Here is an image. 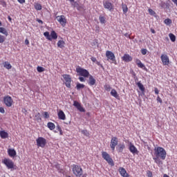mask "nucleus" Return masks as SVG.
Returning a JSON list of instances; mask_svg holds the SVG:
<instances>
[{
	"label": "nucleus",
	"instance_id": "obj_48",
	"mask_svg": "<svg viewBox=\"0 0 177 177\" xmlns=\"http://www.w3.org/2000/svg\"><path fill=\"white\" fill-rule=\"evenodd\" d=\"M141 53L142 55H146L147 53V49H142L141 50Z\"/></svg>",
	"mask_w": 177,
	"mask_h": 177
},
{
	"label": "nucleus",
	"instance_id": "obj_63",
	"mask_svg": "<svg viewBox=\"0 0 177 177\" xmlns=\"http://www.w3.org/2000/svg\"><path fill=\"white\" fill-rule=\"evenodd\" d=\"M96 64H97V66H100V62H96Z\"/></svg>",
	"mask_w": 177,
	"mask_h": 177
},
{
	"label": "nucleus",
	"instance_id": "obj_10",
	"mask_svg": "<svg viewBox=\"0 0 177 177\" xmlns=\"http://www.w3.org/2000/svg\"><path fill=\"white\" fill-rule=\"evenodd\" d=\"M56 19L62 26H66V24L67 23V19H66V17H64V15L57 16L56 17Z\"/></svg>",
	"mask_w": 177,
	"mask_h": 177
},
{
	"label": "nucleus",
	"instance_id": "obj_20",
	"mask_svg": "<svg viewBox=\"0 0 177 177\" xmlns=\"http://www.w3.org/2000/svg\"><path fill=\"white\" fill-rule=\"evenodd\" d=\"M8 156H10V157L16 156V154H17L16 150L10 149H8Z\"/></svg>",
	"mask_w": 177,
	"mask_h": 177
},
{
	"label": "nucleus",
	"instance_id": "obj_47",
	"mask_svg": "<svg viewBox=\"0 0 177 177\" xmlns=\"http://www.w3.org/2000/svg\"><path fill=\"white\" fill-rule=\"evenodd\" d=\"M77 9V10H84L85 8H84V6H78Z\"/></svg>",
	"mask_w": 177,
	"mask_h": 177
},
{
	"label": "nucleus",
	"instance_id": "obj_61",
	"mask_svg": "<svg viewBox=\"0 0 177 177\" xmlns=\"http://www.w3.org/2000/svg\"><path fill=\"white\" fill-rule=\"evenodd\" d=\"M57 129H58V131H60L62 129V128L60 127V126L57 125Z\"/></svg>",
	"mask_w": 177,
	"mask_h": 177
},
{
	"label": "nucleus",
	"instance_id": "obj_5",
	"mask_svg": "<svg viewBox=\"0 0 177 177\" xmlns=\"http://www.w3.org/2000/svg\"><path fill=\"white\" fill-rule=\"evenodd\" d=\"M3 164L7 167L8 169H16L15 168V163L10 159H4L3 161Z\"/></svg>",
	"mask_w": 177,
	"mask_h": 177
},
{
	"label": "nucleus",
	"instance_id": "obj_9",
	"mask_svg": "<svg viewBox=\"0 0 177 177\" xmlns=\"http://www.w3.org/2000/svg\"><path fill=\"white\" fill-rule=\"evenodd\" d=\"M118 145V138L117 137H113L111 140L110 147L113 151L115 150V146Z\"/></svg>",
	"mask_w": 177,
	"mask_h": 177
},
{
	"label": "nucleus",
	"instance_id": "obj_55",
	"mask_svg": "<svg viewBox=\"0 0 177 177\" xmlns=\"http://www.w3.org/2000/svg\"><path fill=\"white\" fill-rule=\"evenodd\" d=\"M19 3H24L26 2V0H17Z\"/></svg>",
	"mask_w": 177,
	"mask_h": 177
},
{
	"label": "nucleus",
	"instance_id": "obj_58",
	"mask_svg": "<svg viewBox=\"0 0 177 177\" xmlns=\"http://www.w3.org/2000/svg\"><path fill=\"white\" fill-rule=\"evenodd\" d=\"M151 32H152V34H156V30H154V29L151 28Z\"/></svg>",
	"mask_w": 177,
	"mask_h": 177
},
{
	"label": "nucleus",
	"instance_id": "obj_32",
	"mask_svg": "<svg viewBox=\"0 0 177 177\" xmlns=\"http://www.w3.org/2000/svg\"><path fill=\"white\" fill-rule=\"evenodd\" d=\"M3 66L5 68H7V70H10V68H12V65H10L9 62H4Z\"/></svg>",
	"mask_w": 177,
	"mask_h": 177
},
{
	"label": "nucleus",
	"instance_id": "obj_3",
	"mask_svg": "<svg viewBox=\"0 0 177 177\" xmlns=\"http://www.w3.org/2000/svg\"><path fill=\"white\" fill-rule=\"evenodd\" d=\"M102 158H104V160H106L109 165H111V167H114V161L113 160L111 157H110V155L107 152L102 151Z\"/></svg>",
	"mask_w": 177,
	"mask_h": 177
},
{
	"label": "nucleus",
	"instance_id": "obj_8",
	"mask_svg": "<svg viewBox=\"0 0 177 177\" xmlns=\"http://www.w3.org/2000/svg\"><path fill=\"white\" fill-rule=\"evenodd\" d=\"M3 100L4 104L7 107H12V104H13V100L12 99V97L9 95L4 97Z\"/></svg>",
	"mask_w": 177,
	"mask_h": 177
},
{
	"label": "nucleus",
	"instance_id": "obj_51",
	"mask_svg": "<svg viewBox=\"0 0 177 177\" xmlns=\"http://www.w3.org/2000/svg\"><path fill=\"white\" fill-rule=\"evenodd\" d=\"M0 113H1L2 114L5 113V109L2 107H0Z\"/></svg>",
	"mask_w": 177,
	"mask_h": 177
},
{
	"label": "nucleus",
	"instance_id": "obj_12",
	"mask_svg": "<svg viewBox=\"0 0 177 177\" xmlns=\"http://www.w3.org/2000/svg\"><path fill=\"white\" fill-rule=\"evenodd\" d=\"M73 106L76 107V109H77V110H79V111H80L81 113H85V109H84V107L81 106V104H80V102L74 101Z\"/></svg>",
	"mask_w": 177,
	"mask_h": 177
},
{
	"label": "nucleus",
	"instance_id": "obj_27",
	"mask_svg": "<svg viewBox=\"0 0 177 177\" xmlns=\"http://www.w3.org/2000/svg\"><path fill=\"white\" fill-rule=\"evenodd\" d=\"M47 127L49 128V129H50V131H53V129L56 128V126H55V124L50 122L47 124Z\"/></svg>",
	"mask_w": 177,
	"mask_h": 177
},
{
	"label": "nucleus",
	"instance_id": "obj_14",
	"mask_svg": "<svg viewBox=\"0 0 177 177\" xmlns=\"http://www.w3.org/2000/svg\"><path fill=\"white\" fill-rule=\"evenodd\" d=\"M104 6L105 9H108V10H113V3H111L110 1H106L104 3Z\"/></svg>",
	"mask_w": 177,
	"mask_h": 177
},
{
	"label": "nucleus",
	"instance_id": "obj_22",
	"mask_svg": "<svg viewBox=\"0 0 177 177\" xmlns=\"http://www.w3.org/2000/svg\"><path fill=\"white\" fill-rule=\"evenodd\" d=\"M0 136L2 139H6L8 138V134L5 131H0Z\"/></svg>",
	"mask_w": 177,
	"mask_h": 177
},
{
	"label": "nucleus",
	"instance_id": "obj_36",
	"mask_svg": "<svg viewBox=\"0 0 177 177\" xmlns=\"http://www.w3.org/2000/svg\"><path fill=\"white\" fill-rule=\"evenodd\" d=\"M76 88H77V91H80V89H82V88H85V85L77 83Z\"/></svg>",
	"mask_w": 177,
	"mask_h": 177
},
{
	"label": "nucleus",
	"instance_id": "obj_59",
	"mask_svg": "<svg viewBox=\"0 0 177 177\" xmlns=\"http://www.w3.org/2000/svg\"><path fill=\"white\" fill-rule=\"evenodd\" d=\"M174 3H175L176 6H177V0H171Z\"/></svg>",
	"mask_w": 177,
	"mask_h": 177
},
{
	"label": "nucleus",
	"instance_id": "obj_25",
	"mask_svg": "<svg viewBox=\"0 0 177 177\" xmlns=\"http://www.w3.org/2000/svg\"><path fill=\"white\" fill-rule=\"evenodd\" d=\"M160 6H161L163 9H167V8H169V4L164 1H161V3H160Z\"/></svg>",
	"mask_w": 177,
	"mask_h": 177
},
{
	"label": "nucleus",
	"instance_id": "obj_34",
	"mask_svg": "<svg viewBox=\"0 0 177 177\" xmlns=\"http://www.w3.org/2000/svg\"><path fill=\"white\" fill-rule=\"evenodd\" d=\"M153 160L156 164L162 165V161L160 160V158L156 156V158H153Z\"/></svg>",
	"mask_w": 177,
	"mask_h": 177
},
{
	"label": "nucleus",
	"instance_id": "obj_37",
	"mask_svg": "<svg viewBox=\"0 0 177 177\" xmlns=\"http://www.w3.org/2000/svg\"><path fill=\"white\" fill-rule=\"evenodd\" d=\"M35 8L36 10H41L42 9V6L39 3L35 4Z\"/></svg>",
	"mask_w": 177,
	"mask_h": 177
},
{
	"label": "nucleus",
	"instance_id": "obj_33",
	"mask_svg": "<svg viewBox=\"0 0 177 177\" xmlns=\"http://www.w3.org/2000/svg\"><path fill=\"white\" fill-rule=\"evenodd\" d=\"M164 23L167 26H169L170 24H172V20H171V19H169V18H167V19H165Z\"/></svg>",
	"mask_w": 177,
	"mask_h": 177
},
{
	"label": "nucleus",
	"instance_id": "obj_46",
	"mask_svg": "<svg viewBox=\"0 0 177 177\" xmlns=\"http://www.w3.org/2000/svg\"><path fill=\"white\" fill-rule=\"evenodd\" d=\"M44 115V117L45 118H49V113L48 112H46V111L44 112V115Z\"/></svg>",
	"mask_w": 177,
	"mask_h": 177
},
{
	"label": "nucleus",
	"instance_id": "obj_30",
	"mask_svg": "<svg viewBox=\"0 0 177 177\" xmlns=\"http://www.w3.org/2000/svg\"><path fill=\"white\" fill-rule=\"evenodd\" d=\"M64 41L63 40H59L58 42H57V46L58 48H64Z\"/></svg>",
	"mask_w": 177,
	"mask_h": 177
},
{
	"label": "nucleus",
	"instance_id": "obj_23",
	"mask_svg": "<svg viewBox=\"0 0 177 177\" xmlns=\"http://www.w3.org/2000/svg\"><path fill=\"white\" fill-rule=\"evenodd\" d=\"M111 96H113V97H115L116 99H118L119 97L118 93H117V91L115 89L111 90Z\"/></svg>",
	"mask_w": 177,
	"mask_h": 177
},
{
	"label": "nucleus",
	"instance_id": "obj_40",
	"mask_svg": "<svg viewBox=\"0 0 177 177\" xmlns=\"http://www.w3.org/2000/svg\"><path fill=\"white\" fill-rule=\"evenodd\" d=\"M35 120H36L37 121H39V120H41V115L39 114V113H37L35 115Z\"/></svg>",
	"mask_w": 177,
	"mask_h": 177
},
{
	"label": "nucleus",
	"instance_id": "obj_56",
	"mask_svg": "<svg viewBox=\"0 0 177 177\" xmlns=\"http://www.w3.org/2000/svg\"><path fill=\"white\" fill-rule=\"evenodd\" d=\"M148 176H149V177L153 176V174H152L151 171H149V172H148Z\"/></svg>",
	"mask_w": 177,
	"mask_h": 177
},
{
	"label": "nucleus",
	"instance_id": "obj_16",
	"mask_svg": "<svg viewBox=\"0 0 177 177\" xmlns=\"http://www.w3.org/2000/svg\"><path fill=\"white\" fill-rule=\"evenodd\" d=\"M129 150H130L131 153H132L133 154L138 153V149H136V147H134V145L132 144H130Z\"/></svg>",
	"mask_w": 177,
	"mask_h": 177
},
{
	"label": "nucleus",
	"instance_id": "obj_15",
	"mask_svg": "<svg viewBox=\"0 0 177 177\" xmlns=\"http://www.w3.org/2000/svg\"><path fill=\"white\" fill-rule=\"evenodd\" d=\"M119 172H120V175L123 177H129L128 176V173H127V170H125V169H124V167H120L119 169Z\"/></svg>",
	"mask_w": 177,
	"mask_h": 177
},
{
	"label": "nucleus",
	"instance_id": "obj_24",
	"mask_svg": "<svg viewBox=\"0 0 177 177\" xmlns=\"http://www.w3.org/2000/svg\"><path fill=\"white\" fill-rule=\"evenodd\" d=\"M50 37H51V40L52 39H57V33L53 30L50 35Z\"/></svg>",
	"mask_w": 177,
	"mask_h": 177
},
{
	"label": "nucleus",
	"instance_id": "obj_11",
	"mask_svg": "<svg viewBox=\"0 0 177 177\" xmlns=\"http://www.w3.org/2000/svg\"><path fill=\"white\" fill-rule=\"evenodd\" d=\"M106 56L107 57V60H111L112 62H115V55L111 51L107 50L106 52Z\"/></svg>",
	"mask_w": 177,
	"mask_h": 177
},
{
	"label": "nucleus",
	"instance_id": "obj_44",
	"mask_svg": "<svg viewBox=\"0 0 177 177\" xmlns=\"http://www.w3.org/2000/svg\"><path fill=\"white\" fill-rule=\"evenodd\" d=\"M82 133H84L85 136H89V133L86 130H82Z\"/></svg>",
	"mask_w": 177,
	"mask_h": 177
},
{
	"label": "nucleus",
	"instance_id": "obj_43",
	"mask_svg": "<svg viewBox=\"0 0 177 177\" xmlns=\"http://www.w3.org/2000/svg\"><path fill=\"white\" fill-rule=\"evenodd\" d=\"M72 6H73V8H77L78 6H80V4H78V3L77 1H75L74 3H71Z\"/></svg>",
	"mask_w": 177,
	"mask_h": 177
},
{
	"label": "nucleus",
	"instance_id": "obj_41",
	"mask_svg": "<svg viewBox=\"0 0 177 177\" xmlns=\"http://www.w3.org/2000/svg\"><path fill=\"white\" fill-rule=\"evenodd\" d=\"M122 9L124 13H127V12H128V7H127V5H122Z\"/></svg>",
	"mask_w": 177,
	"mask_h": 177
},
{
	"label": "nucleus",
	"instance_id": "obj_19",
	"mask_svg": "<svg viewBox=\"0 0 177 177\" xmlns=\"http://www.w3.org/2000/svg\"><path fill=\"white\" fill-rule=\"evenodd\" d=\"M122 59L124 62H131L132 57H131L129 55L126 54L122 57Z\"/></svg>",
	"mask_w": 177,
	"mask_h": 177
},
{
	"label": "nucleus",
	"instance_id": "obj_64",
	"mask_svg": "<svg viewBox=\"0 0 177 177\" xmlns=\"http://www.w3.org/2000/svg\"><path fill=\"white\" fill-rule=\"evenodd\" d=\"M163 177H169V176L168 175H167V174H164Z\"/></svg>",
	"mask_w": 177,
	"mask_h": 177
},
{
	"label": "nucleus",
	"instance_id": "obj_42",
	"mask_svg": "<svg viewBox=\"0 0 177 177\" xmlns=\"http://www.w3.org/2000/svg\"><path fill=\"white\" fill-rule=\"evenodd\" d=\"M5 42V37L0 35V44H3Z\"/></svg>",
	"mask_w": 177,
	"mask_h": 177
},
{
	"label": "nucleus",
	"instance_id": "obj_18",
	"mask_svg": "<svg viewBox=\"0 0 177 177\" xmlns=\"http://www.w3.org/2000/svg\"><path fill=\"white\" fill-rule=\"evenodd\" d=\"M88 84L89 85H95V84H96V80H95V78H93V76L90 75L89 78H88Z\"/></svg>",
	"mask_w": 177,
	"mask_h": 177
},
{
	"label": "nucleus",
	"instance_id": "obj_54",
	"mask_svg": "<svg viewBox=\"0 0 177 177\" xmlns=\"http://www.w3.org/2000/svg\"><path fill=\"white\" fill-rule=\"evenodd\" d=\"M154 91H155V93H156V95H158V93H159L158 88H154Z\"/></svg>",
	"mask_w": 177,
	"mask_h": 177
},
{
	"label": "nucleus",
	"instance_id": "obj_38",
	"mask_svg": "<svg viewBox=\"0 0 177 177\" xmlns=\"http://www.w3.org/2000/svg\"><path fill=\"white\" fill-rule=\"evenodd\" d=\"M99 20H100L101 24H104V23H106V18H104V17L100 16L99 17Z\"/></svg>",
	"mask_w": 177,
	"mask_h": 177
},
{
	"label": "nucleus",
	"instance_id": "obj_39",
	"mask_svg": "<svg viewBox=\"0 0 177 177\" xmlns=\"http://www.w3.org/2000/svg\"><path fill=\"white\" fill-rule=\"evenodd\" d=\"M37 70L38 73H44V71H45V68L41 66H37Z\"/></svg>",
	"mask_w": 177,
	"mask_h": 177
},
{
	"label": "nucleus",
	"instance_id": "obj_7",
	"mask_svg": "<svg viewBox=\"0 0 177 177\" xmlns=\"http://www.w3.org/2000/svg\"><path fill=\"white\" fill-rule=\"evenodd\" d=\"M37 145L39 147H45L46 145V140L42 137H39L36 140Z\"/></svg>",
	"mask_w": 177,
	"mask_h": 177
},
{
	"label": "nucleus",
	"instance_id": "obj_1",
	"mask_svg": "<svg viewBox=\"0 0 177 177\" xmlns=\"http://www.w3.org/2000/svg\"><path fill=\"white\" fill-rule=\"evenodd\" d=\"M154 150L156 157H158L161 158V160H165L167 157V151H165V149H164V148L158 147L157 148H155Z\"/></svg>",
	"mask_w": 177,
	"mask_h": 177
},
{
	"label": "nucleus",
	"instance_id": "obj_6",
	"mask_svg": "<svg viewBox=\"0 0 177 177\" xmlns=\"http://www.w3.org/2000/svg\"><path fill=\"white\" fill-rule=\"evenodd\" d=\"M65 81V85L67 88H71V77L70 75H62Z\"/></svg>",
	"mask_w": 177,
	"mask_h": 177
},
{
	"label": "nucleus",
	"instance_id": "obj_35",
	"mask_svg": "<svg viewBox=\"0 0 177 177\" xmlns=\"http://www.w3.org/2000/svg\"><path fill=\"white\" fill-rule=\"evenodd\" d=\"M44 35L48 39V41H52V37H50V35H49V32H45Z\"/></svg>",
	"mask_w": 177,
	"mask_h": 177
},
{
	"label": "nucleus",
	"instance_id": "obj_53",
	"mask_svg": "<svg viewBox=\"0 0 177 177\" xmlns=\"http://www.w3.org/2000/svg\"><path fill=\"white\" fill-rule=\"evenodd\" d=\"M91 59V60H92V62H93V63H95V62H96V57H92Z\"/></svg>",
	"mask_w": 177,
	"mask_h": 177
},
{
	"label": "nucleus",
	"instance_id": "obj_52",
	"mask_svg": "<svg viewBox=\"0 0 177 177\" xmlns=\"http://www.w3.org/2000/svg\"><path fill=\"white\" fill-rule=\"evenodd\" d=\"M37 23H39L40 24H44V21H42V20L37 19Z\"/></svg>",
	"mask_w": 177,
	"mask_h": 177
},
{
	"label": "nucleus",
	"instance_id": "obj_49",
	"mask_svg": "<svg viewBox=\"0 0 177 177\" xmlns=\"http://www.w3.org/2000/svg\"><path fill=\"white\" fill-rule=\"evenodd\" d=\"M79 80L80 81H81V82H85V78H84L83 77H80Z\"/></svg>",
	"mask_w": 177,
	"mask_h": 177
},
{
	"label": "nucleus",
	"instance_id": "obj_45",
	"mask_svg": "<svg viewBox=\"0 0 177 177\" xmlns=\"http://www.w3.org/2000/svg\"><path fill=\"white\" fill-rule=\"evenodd\" d=\"M149 13L151 15V16H154L156 15V12L153 10L152 9H149Z\"/></svg>",
	"mask_w": 177,
	"mask_h": 177
},
{
	"label": "nucleus",
	"instance_id": "obj_60",
	"mask_svg": "<svg viewBox=\"0 0 177 177\" xmlns=\"http://www.w3.org/2000/svg\"><path fill=\"white\" fill-rule=\"evenodd\" d=\"M25 44L26 45H28V44H30V42L28 41V39L25 40Z\"/></svg>",
	"mask_w": 177,
	"mask_h": 177
},
{
	"label": "nucleus",
	"instance_id": "obj_21",
	"mask_svg": "<svg viewBox=\"0 0 177 177\" xmlns=\"http://www.w3.org/2000/svg\"><path fill=\"white\" fill-rule=\"evenodd\" d=\"M116 149H117L118 151H119V153H122V150H124V149H125V145L120 144L118 145Z\"/></svg>",
	"mask_w": 177,
	"mask_h": 177
},
{
	"label": "nucleus",
	"instance_id": "obj_57",
	"mask_svg": "<svg viewBox=\"0 0 177 177\" xmlns=\"http://www.w3.org/2000/svg\"><path fill=\"white\" fill-rule=\"evenodd\" d=\"M124 37H127L128 38H131V35L128 33H125Z\"/></svg>",
	"mask_w": 177,
	"mask_h": 177
},
{
	"label": "nucleus",
	"instance_id": "obj_50",
	"mask_svg": "<svg viewBox=\"0 0 177 177\" xmlns=\"http://www.w3.org/2000/svg\"><path fill=\"white\" fill-rule=\"evenodd\" d=\"M157 102H159V103H162V100L160 97V96H158L157 97Z\"/></svg>",
	"mask_w": 177,
	"mask_h": 177
},
{
	"label": "nucleus",
	"instance_id": "obj_28",
	"mask_svg": "<svg viewBox=\"0 0 177 177\" xmlns=\"http://www.w3.org/2000/svg\"><path fill=\"white\" fill-rule=\"evenodd\" d=\"M136 64H137L138 67H140V68H145V64H143L142 63V62H140V60L137 59Z\"/></svg>",
	"mask_w": 177,
	"mask_h": 177
},
{
	"label": "nucleus",
	"instance_id": "obj_26",
	"mask_svg": "<svg viewBox=\"0 0 177 177\" xmlns=\"http://www.w3.org/2000/svg\"><path fill=\"white\" fill-rule=\"evenodd\" d=\"M0 32L1 34H3L4 35H6V37H8V30H6V28H5L1 27L0 28Z\"/></svg>",
	"mask_w": 177,
	"mask_h": 177
},
{
	"label": "nucleus",
	"instance_id": "obj_29",
	"mask_svg": "<svg viewBox=\"0 0 177 177\" xmlns=\"http://www.w3.org/2000/svg\"><path fill=\"white\" fill-rule=\"evenodd\" d=\"M137 86H138L139 89L141 91V92H145V86L140 82L137 83Z\"/></svg>",
	"mask_w": 177,
	"mask_h": 177
},
{
	"label": "nucleus",
	"instance_id": "obj_2",
	"mask_svg": "<svg viewBox=\"0 0 177 177\" xmlns=\"http://www.w3.org/2000/svg\"><path fill=\"white\" fill-rule=\"evenodd\" d=\"M73 172L75 176L81 177L82 176V168L81 166L77 165H73Z\"/></svg>",
	"mask_w": 177,
	"mask_h": 177
},
{
	"label": "nucleus",
	"instance_id": "obj_62",
	"mask_svg": "<svg viewBox=\"0 0 177 177\" xmlns=\"http://www.w3.org/2000/svg\"><path fill=\"white\" fill-rule=\"evenodd\" d=\"M59 134L60 135H63V131H62V129L60 130H59Z\"/></svg>",
	"mask_w": 177,
	"mask_h": 177
},
{
	"label": "nucleus",
	"instance_id": "obj_31",
	"mask_svg": "<svg viewBox=\"0 0 177 177\" xmlns=\"http://www.w3.org/2000/svg\"><path fill=\"white\" fill-rule=\"evenodd\" d=\"M169 37L171 42H175L176 41V37L174 34L170 33L169 35Z\"/></svg>",
	"mask_w": 177,
	"mask_h": 177
},
{
	"label": "nucleus",
	"instance_id": "obj_13",
	"mask_svg": "<svg viewBox=\"0 0 177 177\" xmlns=\"http://www.w3.org/2000/svg\"><path fill=\"white\" fill-rule=\"evenodd\" d=\"M161 60L164 66H168L169 64V57L167 55H161Z\"/></svg>",
	"mask_w": 177,
	"mask_h": 177
},
{
	"label": "nucleus",
	"instance_id": "obj_4",
	"mask_svg": "<svg viewBox=\"0 0 177 177\" xmlns=\"http://www.w3.org/2000/svg\"><path fill=\"white\" fill-rule=\"evenodd\" d=\"M76 71L77 73H78L79 75H81L82 77H89V72L86 71V69H84L81 67H79L76 68Z\"/></svg>",
	"mask_w": 177,
	"mask_h": 177
},
{
	"label": "nucleus",
	"instance_id": "obj_17",
	"mask_svg": "<svg viewBox=\"0 0 177 177\" xmlns=\"http://www.w3.org/2000/svg\"><path fill=\"white\" fill-rule=\"evenodd\" d=\"M58 118L59 120H66V114H64V112H63V111L60 110L59 112H58Z\"/></svg>",
	"mask_w": 177,
	"mask_h": 177
}]
</instances>
